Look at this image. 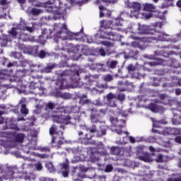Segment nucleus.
I'll return each instance as SVG.
<instances>
[{"mask_svg": "<svg viewBox=\"0 0 181 181\" xmlns=\"http://www.w3.org/2000/svg\"><path fill=\"white\" fill-rule=\"evenodd\" d=\"M98 77H99L98 75L88 74L85 76L84 80L87 81L89 86H97V82H95V80H97Z\"/></svg>", "mask_w": 181, "mask_h": 181, "instance_id": "obj_27", "label": "nucleus"}, {"mask_svg": "<svg viewBox=\"0 0 181 181\" xmlns=\"http://www.w3.org/2000/svg\"><path fill=\"white\" fill-rule=\"evenodd\" d=\"M178 119H180L179 122H176V118H173L172 119V122L173 124V125H181V116L178 117Z\"/></svg>", "mask_w": 181, "mask_h": 181, "instance_id": "obj_61", "label": "nucleus"}, {"mask_svg": "<svg viewBox=\"0 0 181 181\" xmlns=\"http://www.w3.org/2000/svg\"><path fill=\"white\" fill-rule=\"evenodd\" d=\"M100 44L103 45V46H106V47H112L114 46V44H112V42L108 41H102L100 42Z\"/></svg>", "mask_w": 181, "mask_h": 181, "instance_id": "obj_55", "label": "nucleus"}, {"mask_svg": "<svg viewBox=\"0 0 181 181\" xmlns=\"http://www.w3.org/2000/svg\"><path fill=\"white\" fill-rule=\"evenodd\" d=\"M55 67H57V65H56V64H52L50 65H49L48 66H46L45 68H42L40 70L37 69L35 71H41V73H50V71H52V70H53V69H54Z\"/></svg>", "mask_w": 181, "mask_h": 181, "instance_id": "obj_36", "label": "nucleus"}, {"mask_svg": "<svg viewBox=\"0 0 181 181\" xmlns=\"http://www.w3.org/2000/svg\"><path fill=\"white\" fill-rule=\"evenodd\" d=\"M99 54H100V56H109V54H111V53H110V52L107 51L105 52V50H104V49H99Z\"/></svg>", "mask_w": 181, "mask_h": 181, "instance_id": "obj_56", "label": "nucleus"}, {"mask_svg": "<svg viewBox=\"0 0 181 181\" xmlns=\"http://www.w3.org/2000/svg\"><path fill=\"white\" fill-rule=\"evenodd\" d=\"M42 12H43V11L41 9L35 8L31 10L32 15H34L35 16H36L37 15H40V13H42Z\"/></svg>", "mask_w": 181, "mask_h": 181, "instance_id": "obj_52", "label": "nucleus"}, {"mask_svg": "<svg viewBox=\"0 0 181 181\" xmlns=\"http://www.w3.org/2000/svg\"><path fill=\"white\" fill-rule=\"evenodd\" d=\"M71 5H78L81 6V5H84L88 2V0H68Z\"/></svg>", "mask_w": 181, "mask_h": 181, "instance_id": "obj_43", "label": "nucleus"}, {"mask_svg": "<svg viewBox=\"0 0 181 181\" xmlns=\"http://www.w3.org/2000/svg\"><path fill=\"white\" fill-rule=\"evenodd\" d=\"M11 56L12 57H13L14 59H22V54L21 52H13L11 53Z\"/></svg>", "mask_w": 181, "mask_h": 181, "instance_id": "obj_51", "label": "nucleus"}, {"mask_svg": "<svg viewBox=\"0 0 181 181\" xmlns=\"http://www.w3.org/2000/svg\"><path fill=\"white\" fill-rule=\"evenodd\" d=\"M155 160H156V162H158V163H163L168 162V160H169V157L159 153L157 155V158L155 159Z\"/></svg>", "mask_w": 181, "mask_h": 181, "instance_id": "obj_37", "label": "nucleus"}, {"mask_svg": "<svg viewBox=\"0 0 181 181\" xmlns=\"http://www.w3.org/2000/svg\"><path fill=\"white\" fill-rule=\"evenodd\" d=\"M40 78H42V76H32L30 77V85L29 87L30 90H37V91L34 92L35 95H42L43 94L46 88L42 86V81H40Z\"/></svg>", "mask_w": 181, "mask_h": 181, "instance_id": "obj_10", "label": "nucleus"}, {"mask_svg": "<svg viewBox=\"0 0 181 181\" xmlns=\"http://www.w3.org/2000/svg\"><path fill=\"white\" fill-rule=\"evenodd\" d=\"M90 111H93L94 112V111H95V113H91L90 119V122H92V124H93L92 125V127H88L86 125L83 126H81L82 129H85V131H88L90 132V134H94L97 132V126H95V124H103V121H101V119H100V113H98V112L95 110L94 108L91 109Z\"/></svg>", "mask_w": 181, "mask_h": 181, "instance_id": "obj_11", "label": "nucleus"}, {"mask_svg": "<svg viewBox=\"0 0 181 181\" xmlns=\"http://www.w3.org/2000/svg\"><path fill=\"white\" fill-rule=\"evenodd\" d=\"M117 64H118V62L108 59L106 62V66L108 69H115L117 67Z\"/></svg>", "mask_w": 181, "mask_h": 181, "instance_id": "obj_45", "label": "nucleus"}, {"mask_svg": "<svg viewBox=\"0 0 181 181\" xmlns=\"http://www.w3.org/2000/svg\"><path fill=\"white\" fill-rule=\"evenodd\" d=\"M104 67V64H93L90 66V70H96V71H101Z\"/></svg>", "mask_w": 181, "mask_h": 181, "instance_id": "obj_44", "label": "nucleus"}, {"mask_svg": "<svg viewBox=\"0 0 181 181\" xmlns=\"http://www.w3.org/2000/svg\"><path fill=\"white\" fill-rule=\"evenodd\" d=\"M148 64H149V66H158L161 64V66H168L169 67H173V69H177V67L180 66L176 59L173 58H170L168 62L162 59H159L158 61L148 62Z\"/></svg>", "mask_w": 181, "mask_h": 181, "instance_id": "obj_14", "label": "nucleus"}, {"mask_svg": "<svg viewBox=\"0 0 181 181\" xmlns=\"http://www.w3.org/2000/svg\"><path fill=\"white\" fill-rule=\"evenodd\" d=\"M49 134L52 136V146L59 149L63 144H64V138L63 137V132L59 131L56 125H52L49 129Z\"/></svg>", "mask_w": 181, "mask_h": 181, "instance_id": "obj_7", "label": "nucleus"}, {"mask_svg": "<svg viewBox=\"0 0 181 181\" xmlns=\"http://www.w3.org/2000/svg\"><path fill=\"white\" fill-rule=\"evenodd\" d=\"M112 169H114L112 165L108 164L107 165H106V168H105V172L106 173H110V172H112Z\"/></svg>", "mask_w": 181, "mask_h": 181, "instance_id": "obj_57", "label": "nucleus"}, {"mask_svg": "<svg viewBox=\"0 0 181 181\" xmlns=\"http://www.w3.org/2000/svg\"><path fill=\"white\" fill-rule=\"evenodd\" d=\"M177 85L180 86V87H181V78L177 79V77H174L173 78V83H163V87H175Z\"/></svg>", "mask_w": 181, "mask_h": 181, "instance_id": "obj_35", "label": "nucleus"}, {"mask_svg": "<svg viewBox=\"0 0 181 181\" xmlns=\"http://www.w3.org/2000/svg\"><path fill=\"white\" fill-rule=\"evenodd\" d=\"M145 149V146H140L136 147V153L137 155L138 159L139 160H143V162H152L153 159L149 156V154L145 153L144 150Z\"/></svg>", "mask_w": 181, "mask_h": 181, "instance_id": "obj_17", "label": "nucleus"}, {"mask_svg": "<svg viewBox=\"0 0 181 181\" xmlns=\"http://www.w3.org/2000/svg\"><path fill=\"white\" fill-rule=\"evenodd\" d=\"M172 0H165L162 4V8H169V6H172Z\"/></svg>", "mask_w": 181, "mask_h": 181, "instance_id": "obj_53", "label": "nucleus"}, {"mask_svg": "<svg viewBox=\"0 0 181 181\" xmlns=\"http://www.w3.org/2000/svg\"><path fill=\"white\" fill-rule=\"evenodd\" d=\"M106 99L109 107H117V95L110 93L106 95Z\"/></svg>", "mask_w": 181, "mask_h": 181, "instance_id": "obj_25", "label": "nucleus"}, {"mask_svg": "<svg viewBox=\"0 0 181 181\" xmlns=\"http://www.w3.org/2000/svg\"><path fill=\"white\" fill-rule=\"evenodd\" d=\"M53 108H57V111H54L51 115L54 122H57V124H69L71 117L70 115H66V109L64 107H57V105L49 102L45 105V110L47 111V110H53Z\"/></svg>", "mask_w": 181, "mask_h": 181, "instance_id": "obj_4", "label": "nucleus"}, {"mask_svg": "<svg viewBox=\"0 0 181 181\" xmlns=\"http://www.w3.org/2000/svg\"><path fill=\"white\" fill-rule=\"evenodd\" d=\"M56 90H66V88H77L83 86L80 81V66L75 65L69 70H65L59 74L56 82Z\"/></svg>", "mask_w": 181, "mask_h": 181, "instance_id": "obj_2", "label": "nucleus"}, {"mask_svg": "<svg viewBox=\"0 0 181 181\" xmlns=\"http://www.w3.org/2000/svg\"><path fill=\"white\" fill-rule=\"evenodd\" d=\"M83 28L81 29V32L71 33L67 29V25L66 23H55L53 25L52 30L42 29V35L39 37L38 42L41 45L46 43V39H54L57 45V50H67L69 52L77 53L80 51V45L73 46L69 44V47H66L63 44L59 43L61 40H84L86 43H93V37L83 36Z\"/></svg>", "mask_w": 181, "mask_h": 181, "instance_id": "obj_1", "label": "nucleus"}, {"mask_svg": "<svg viewBox=\"0 0 181 181\" xmlns=\"http://www.w3.org/2000/svg\"><path fill=\"white\" fill-rule=\"evenodd\" d=\"M117 100H119V101H124V100H125V94L119 93L117 96Z\"/></svg>", "mask_w": 181, "mask_h": 181, "instance_id": "obj_62", "label": "nucleus"}, {"mask_svg": "<svg viewBox=\"0 0 181 181\" xmlns=\"http://www.w3.org/2000/svg\"><path fill=\"white\" fill-rule=\"evenodd\" d=\"M156 7L153 6L152 4H144V11H146L147 12H155V9Z\"/></svg>", "mask_w": 181, "mask_h": 181, "instance_id": "obj_42", "label": "nucleus"}, {"mask_svg": "<svg viewBox=\"0 0 181 181\" xmlns=\"http://www.w3.org/2000/svg\"><path fill=\"white\" fill-rule=\"evenodd\" d=\"M78 98L80 99L79 104H82V105H84V104H88L90 102L88 99L84 100V98H87V95L86 94L78 95Z\"/></svg>", "mask_w": 181, "mask_h": 181, "instance_id": "obj_47", "label": "nucleus"}, {"mask_svg": "<svg viewBox=\"0 0 181 181\" xmlns=\"http://www.w3.org/2000/svg\"><path fill=\"white\" fill-rule=\"evenodd\" d=\"M110 121L112 123V127H115L117 129H112V131L117 133L119 135L122 134V131L118 128H124L125 127V120L119 119V116L117 118L111 116L110 117Z\"/></svg>", "mask_w": 181, "mask_h": 181, "instance_id": "obj_16", "label": "nucleus"}, {"mask_svg": "<svg viewBox=\"0 0 181 181\" xmlns=\"http://www.w3.org/2000/svg\"><path fill=\"white\" fill-rule=\"evenodd\" d=\"M100 39H109V40H112L113 42H117V40H121V37L119 35L115 34L112 32L103 30L99 35Z\"/></svg>", "mask_w": 181, "mask_h": 181, "instance_id": "obj_18", "label": "nucleus"}, {"mask_svg": "<svg viewBox=\"0 0 181 181\" xmlns=\"http://www.w3.org/2000/svg\"><path fill=\"white\" fill-rule=\"evenodd\" d=\"M127 70L129 71V73H131V71H135V70H136V67L132 64H130L127 66Z\"/></svg>", "mask_w": 181, "mask_h": 181, "instance_id": "obj_63", "label": "nucleus"}, {"mask_svg": "<svg viewBox=\"0 0 181 181\" xmlns=\"http://www.w3.org/2000/svg\"><path fill=\"white\" fill-rule=\"evenodd\" d=\"M36 148L38 149V151H40V152H49L50 151V148H49V147L40 146L38 148L36 147Z\"/></svg>", "mask_w": 181, "mask_h": 181, "instance_id": "obj_60", "label": "nucleus"}, {"mask_svg": "<svg viewBox=\"0 0 181 181\" xmlns=\"http://www.w3.org/2000/svg\"><path fill=\"white\" fill-rule=\"evenodd\" d=\"M93 145H95V146H97V149L90 148V154L89 156V159L90 161L94 163L100 160V158L97 157V154L105 156L107 155V150L105 149V146L101 141L96 142V144H93Z\"/></svg>", "mask_w": 181, "mask_h": 181, "instance_id": "obj_12", "label": "nucleus"}, {"mask_svg": "<svg viewBox=\"0 0 181 181\" xmlns=\"http://www.w3.org/2000/svg\"><path fill=\"white\" fill-rule=\"evenodd\" d=\"M64 0H53L46 3V11L54 13V19H59L66 13V6L63 4Z\"/></svg>", "mask_w": 181, "mask_h": 181, "instance_id": "obj_6", "label": "nucleus"}, {"mask_svg": "<svg viewBox=\"0 0 181 181\" xmlns=\"http://www.w3.org/2000/svg\"><path fill=\"white\" fill-rule=\"evenodd\" d=\"M132 47L138 48L140 49V50H145V49H146V46L141 45L138 41L132 42Z\"/></svg>", "mask_w": 181, "mask_h": 181, "instance_id": "obj_46", "label": "nucleus"}, {"mask_svg": "<svg viewBox=\"0 0 181 181\" xmlns=\"http://www.w3.org/2000/svg\"><path fill=\"white\" fill-rule=\"evenodd\" d=\"M99 9L100 11V18H103V16H110L111 15V12H110L103 6H99Z\"/></svg>", "mask_w": 181, "mask_h": 181, "instance_id": "obj_38", "label": "nucleus"}, {"mask_svg": "<svg viewBox=\"0 0 181 181\" xmlns=\"http://www.w3.org/2000/svg\"><path fill=\"white\" fill-rule=\"evenodd\" d=\"M22 150L25 153H30L31 155H33L32 151L37 150L36 148V141H31L28 145L23 146Z\"/></svg>", "mask_w": 181, "mask_h": 181, "instance_id": "obj_22", "label": "nucleus"}, {"mask_svg": "<svg viewBox=\"0 0 181 181\" xmlns=\"http://www.w3.org/2000/svg\"><path fill=\"white\" fill-rule=\"evenodd\" d=\"M39 47L37 46H34V47H30L28 48V52L30 53V54H33V56H39Z\"/></svg>", "mask_w": 181, "mask_h": 181, "instance_id": "obj_41", "label": "nucleus"}, {"mask_svg": "<svg viewBox=\"0 0 181 181\" xmlns=\"http://www.w3.org/2000/svg\"><path fill=\"white\" fill-rule=\"evenodd\" d=\"M88 90L90 91V94L92 95H95V94H98V90H97L95 87H90Z\"/></svg>", "mask_w": 181, "mask_h": 181, "instance_id": "obj_58", "label": "nucleus"}, {"mask_svg": "<svg viewBox=\"0 0 181 181\" xmlns=\"http://www.w3.org/2000/svg\"><path fill=\"white\" fill-rule=\"evenodd\" d=\"M34 69H17L16 72V76L19 78H16L14 79V81H16L18 85L17 87H20L21 88H26V85L23 84L21 77H25V76H29L30 73H33Z\"/></svg>", "mask_w": 181, "mask_h": 181, "instance_id": "obj_13", "label": "nucleus"}, {"mask_svg": "<svg viewBox=\"0 0 181 181\" xmlns=\"http://www.w3.org/2000/svg\"><path fill=\"white\" fill-rule=\"evenodd\" d=\"M23 166H27V168H29V169H35V170H37L38 172H40V170H43V165H42V163L37 162L36 163L33 164H23Z\"/></svg>", "mask_w": 181, "mask_h": 181, "instance_id": "obj_33", "label": "nucleus"}, {"mask_svg": "<svg viewBox=\"0 0 181 181\" xmlns=\"http://www.w3.org/2000/svg\"><path fill=\"white\" fill-rule=\"evenodd\" d=\"M79 141L83 145H97V141L93 140V136L90 133H87L83 137H80Z\"/></svg>", "mask_w": 181, "mask_h": 181, "instance_id": "obj_21", "label": "nucleus"}, {"mask_svg": "<svg viewBox=\"0 0 181 181\" xmlns=\"http://www.w3.org/2000/svg\"><path fill=\"white\" fill-rule=\"evenodd\" d=\"M18 104L21 105V113H23L24 115H28L29 112V110L26 108V98H23L19 101Z\"/></svg>", "mask_w": 181, "mask_h": 181, "instance_id": "obj_31", "label": "nucleus"}, {"mask_svg": "<svg viewBox=\"0 0 181 181\" xmlns=\"http://www.w3.org/2000/svg\"><path fill=\"white\" fill-rule=\"evenodd\" d=\"M103 79L104 80V81L110 82L112 81L114 77L111 74H107L103 76Z\"/></svg>", "mask_w": 181, "mask_h": 181, "instance_id": "obj_50", "label": "nucleus"}, {"mask_svg": "<svg viewBox=\"0 0 181 181\" xmlns=\"http://www.w3.org/2000/svg\"><path fill=\"white\" fill-rule=\"evenodd\" d=\"M16 120L13 117L8 118L6 119V127H4V129H15V131H19V127L15 123Z\"/></svg>", "mask_w": 181, "mask_h": 181, "instance_id": "obj_23", "label": "nucleus"}, {"mask_svg": "<svg viewBox=\"0 0 181 181\" xmlns=\"http://www.w3.org/2000/svg\"><path fill=\"white\" fill-rule=\"evenodd\" d=\"M1 136L4 139H0V145L3 146L6 151L11 149V148H16L18 142L22 144L25 138L23 134H16L13 132L2 133Z\"/></svg>", "mask_w": 181, "mask_h": 181, "instance_id": "obj_5", "label": "nucleus"}, {"mask_svg": "<svg viewBox=\"0 0 181 181\" xmlns=\"http://www.w3.org/2000/svg\"><path fill=\"white\" fill-rule=\"evenodd\" d=\"M160 98L162 104H164V105H169L170 107H172V105L175 104V100H172L170 97L165 94H160Z\"/></svg>", "mask_w": 181, "mask_h": 181, "instance_id": "obj_26", "label": "nucleus"}, {"mask_svg": "<svg viewBox=\"0 0 181 181\" xmlns=\"http://www.w3.org/2000/svg\"><path fill=\"white\" fill-rule=\"evenodd\" d=\"M54 180L52 178H47L45 177H41L39 178V181H53Z\"/></svg>", "mask_w": 181, "mask_h": 181, "instance_id": "obj_64", "label": "nucleus"}, {"mask_svg": "<svg viewBox=\"0 0 181 181\" xmlns=\"http://www.w3.org/2000/svg\"><path fill=\"white\" fill-rule=\"evenodd\" d=\"M181 130L180 129L168 127L164 130V133L166 135H179Z\"/></svg>", "mask_w": 181, "mask_h": 181, "instance_id": "obj_32", "label": "nucleus"}, {"mask_svg": "<svg viewBox=\"0 0 181 181\" xmlns=\"http://www.w3.org/2000/svg\"><path fill=\"white\" fill-rule=\"evenodd\" d=\"M33 155H34V156H37V158H40L41 159H47V158H49V155L47 154H40V153H33Z\"/></svg>", "mask_w": 181, "mask_h": 181, "instance_id": "obj_54", "label": "nucleus"}, {"mask_svg": "<svg viewBox=\"0 0 181 181\" xmlns=\"http://www.w3.org/2000/svg\"><path fill=\"white\" fill-rule=\"evenodd\" d=\"M55 97L58 98H62L63 100H70L71 98V95L69 93H64L62 91H57L54 93Z\"/></svg>", "mask_w": 181, "mask_h": 181, "instance_id": "obj_34", "label": "nucleus"}, {"mask_svg": "<svg viewBox=\"0 0 181 181\" xmlns=\"http://www.w3.org/2000/svg\"><path fill=\"white\" fill-rule=\"evenodd\" d=\"M18 30H23L24 32L33 33V32H35V23H28L25 22V20L21 19L20 23L17 24L16 26L14 25V27L8 31L10 36H11L13 39H18V40H21L22 42H35V40L30 38L29 35L23 31L19 32Z\"/></svg>", "mask_w": 181, "mask_h": 181, "instance_id": "obj_3", "label": "nucleus"}, {"mask_svg": "<svg viewBox=\"0 0 181 181\" xmlns=\"http://www.w3.org/2000/svg\"><path fill=\"white\" fill-rule=\"evenodd\" d=\"M153 33H155V36L151 37V42H173V43H176L181 37V30L180 33L176 35L177 39L172 37V36L166 34L165 32H156L151 30V35H153Z\"/></svg>", "mask_w": 181, "mask_h": 181, "instance_id": "obj_8", "label": "nucleus"}, {"mask_svg": "<svg viewBox=\"0 0 181 181\" xmlns=\"http://www.w3.org/2000/svg\"><path fill=\"white\" fill-rule=\"evenodd\" d=\"M45 168L49 173H54L56 172V168H54L53 163L50 161L45 163Z\"/></svg>", "mask_w": 181, "mask_h": 181, "instance_id": "obj_40", "label": "nucleus"}, {"mask_svg": "<svg viewBox=\"0 0 181 181\" xmlns=\"http://www.w3.org/2000/svg\"><path fill=\"white\" fill-rule=\"evenodd\" d=\"M73 153H78L79 154V160H86L87 158V154L86 152L81 153V148L76 147L71 149Z\"/></svg>", "mask_w": 181, "mask_h": 181, "instance_id": "obj_29", "label": "nucleus"}, {"mask_svg": "<svg viewBox=\"0 0 181 181\" xmlns=\"http://www.w3.org/2000/svg\"><path fill=\"white\" fill-rule=\"evenodd\" d=\"M110 153H112V155H119V153H121V148L112 146L110 148Z\"/></svg>", "mask_w": 181, "mask_h": 181, "instance_id": "obj_49", "label": "nucleus"}, {"mask_svg": "<svg viewBox=\"0 0 181 181\" xmlns=\"http://www.w3.org/2000/svg\"><path fill=\"white\" fill-rule=\"evenodd\" d=\"M93 105H96L97 107H103V103L100 100V98L96 99L93 102Z\"/></svg>", "mask_w": 181, "mask_h": 181, "instance_id": "obj_59", "label": "nucleus"}, {"mask_svg": "<svg viewBox=\"0 0 181 181\" xmlns=\"http://www.w3.org/2000/svg\"><path fill=\"white\" fill-rule=\"evenodd\" d=\"M148 110L152 111V112H165V107L162 106H158L155 103H151L148 105Z\"/></svg>", "mask_w": 181, "mask_h": 181, "instance_id": "obj_28", "label": "nucleus"}, {"mask_svg": "<svg viewBox=\"0 0 181 181\" xmlns=\"http://www.w3.org/2000/svg\"><path fill=\"white\" fill-rule=\"evenodd\" d=\"M127 8H129L131 9V13L129 15L130 18H137L139 16V12L142 8L141 4L138 2H132L129 3V1L126 2Z\"/></svg>", "mask_w": 181, "mask_h": 181, "instance_id": "obj_15", "label": "nucleus"}, {"mask_svg": "<svg viewBox=\"0 0 181 181\" xmlns=\"http://www.w3.org/2000/svg\"><path fill=\"white\" fill-rule=\"evenodd\" d=\"M58 173H61L64 177H67L70 172V166L69 165V160L66 158L65 162L61 163L57 166Z\"/></svg>", "mask_w": 181, "mask_h": 181, "instance_id": "obj_19", "label": "nucleus"}, {"mask_svg": "<svg viewBox=\"0 0 181 181\" xmlns=\"http://www.w3.org/2000/svg\"><path fill=\"white\" fill-rule=\"evenodd\" d=\"M21 64L22 67H26L27 66H29L30 70H34V71L35 70H37V69H42V67H43L42 64H32L28 62V60L26 59L21 61Z\"/></svg>", "mask_w": 181, "mask_h": 181, "instance_id": "obj_24", "label": "nucleus"}, {"mask_svg": "<svg viewBox=\"0 0 181 181\" xmlns=\"http://www.w3.org/2000/svg\"><path fill=\"white\" fill-rule=\"evenodd\" d=\"M2 179L8 180V179H24V180H35L36 175L32 173H16L12 170L5 173V175H1Z\"/></svg>", "mask_w": 181, "mask_h": 181, "instance_id": "obj_9", "label": "nucleus"}, {"mask_svg": "<svg viewBox=\"0 0 181 181\" xmlns=\"http://www.w3.org/2000/svg\"><path fill=\"white\" fill-rule=\"evenodd\" d=\"M138 32L140 35H149V27L146 25H141L138 23Z\"/></svg>", "mask_w": 181, "mask_h": 181, "instance_id": "obj_30", "label": "nucleus"}, {"mask_svg": "<svg viewBox=\"0 0 181 181\" xmlns=\"http://www.w3.org/2000/svg\"><path fill=\"white\" fill-rule=\"evenodd\" d=\"M96 136L98 138L101 136H104V135L107 134V127L105 126H101L100 130H96Z\"/></svg>", "mask_w": 181, "mask_h": 181, "instance_id": "obj_39", "label": "nucleus"}, {"mask_svg": "<svg viewBox=\"0 0 181 181\" xmlns=\"http://www.w3.org/2000/svg\"><path fill=\"white\" fill-rule=\"evenodd\" d=\"M123 22H124V21H122L119 18H116V19L113 20L112 22L108 21L105 25V29H110V28L111 29H113L114 30H118L119 32L121 30H124V29H122L121 28H118V26H122Z\"/></svg>", "mask_w": 181, "mask_h": 181, "instance_id": "obj_20", "label": "nucleus"}, {"mask_svg": "<svg viewBox=\"0 0 181 181\" xmlns=\"http://www.w3.org/2000/svg\"><path fill=\"white\" fill-rule=\"evenodd\" d=\"M43 107H45V102L43 100H40V104L36 105V110H34L35 114H40Z\"/></svg>", "mask_w": 181, "mask_h": 181, "instance_id": "obj_48", "label": "nucleus"}]
</instances>
